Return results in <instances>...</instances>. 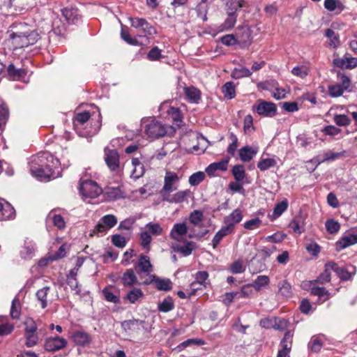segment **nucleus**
Instances as JSON below:
<instances>
[{
  "label": "nucleus",
  "instance_id": "f257e3e1",
  "mask_svg": "<svg viewBox=\"0 0 357 357\" xmlns=\"http://www.w3.org/2000/svg\"><path fill=\"white\" fill-rule=\"evenodd\" d=\"M60 162L49 152H40L32 157L30 171L40 181L54 179L60 176Z\"/></svg>",
  "mask_w": 357,
  "mask_h": 357
},
{
  "label": "nucleus",
  "instance_id": "f03ea898",
  "mask_svg": "<svg viewBox=\"0 0 357 357\" xmlns=\"http://www.w3.org/2000/svg\"><path fill=\"white\" fill-rule=\"evenodd\" d=\"M180 177L173 172H167L164 178V185L160 194L163 201L169 204H181L187 201L191 195L190 190H178L172 193L178 188Z\"/></svg>",
  "mask_w": 357,
  "mask_h": 357
},
{
  "label": "nucleus",
  "instance_id": "7ed1b4c3",
  "mask_svg": "<svg viewBox=\"0 0 357 357\" xmlns=\"http://www.w3.org/2000/svg\"><path fill=\"white\" fill-rule=\"evenodd\" d=\"M8 43L10 48L16 50L33 45L39 36L35 31L31 30L26 24L13 25L7 31Z\"/></svg>",
  "mask_w": 357,
  "mask_h": 357
},
{
  "label": "nucleus",
  "instance_id": "20e7f679",
  "mask_svg": "<svg viewBox=\"0 0 357 357\" xmlns=\"http://www.w3.org/2000/svg\"><path fill=\"white\" fill-rule=\"evenodd\" d=\"M142 126L144 128L146 135L150 138H158L165 136L170 127L152 118L143 119Z\"/></svg>",
  "mask_w": 357,
  "mask_h": 357
},
{
  "label": "nucleus",
  "instance_id": "39448f33",
  "mask_svg": "<svg viewBox=\"0 0 357 357\" xmlns=\"http://www.w3.org/2000/svg\"><path fill=\"white\" fill-rule=\"evenodd\" d=\"M163 229L158 223L149 222L142 227L139 233L141 246L147 251L150 250V244L152 241V236H160Z\"/></svg>",
  "mask_w": 357,
  "mask_h": 357
},
{
  "label": "nucleus",
  "instance_id": "423d86ee",
  "mask_svg": "<svg viewBox=\"0 0 357 357\" xmlns=\"http://www.w3.org/2000/svg\"><path fill=\"white\" fill-rule=\"evenodd\" d=\"M136 266L139 268L137 272L143 284L147 285L153 282L155 275L151 274L153 266L148 256L141 255Z\"/></svg>",
  "mask_w": 357,
  "mask_h": 357
},
{
  "label": "nucleus",
  "instance_id": "0eeeda50",
  "mask_svg": "<svg viewBox=\"0 0 357 357\" xmlns=\"http://www.w3.org/2000/svg\"><path fill=\"white\" fill-rule=\"evenodd\" d=\"M79 192L84 199H95L102 194V190L96 181L82 179L79 183Z\"/></svg>",
  "mask_w": 357,
  "mask_h": 357
},
{
  "label": "nucleus",
  "instance_id": "6e6552de",
  "mask_svg": "<svg viewBox=\"0 0 357 357\" xmlns=\"http://www.w3.org/2000/svg\"><path fill=\"white\" fill-rule=\"evenodd\" d=\"M117 223V218L114 215H106L100 218L91 234L98 233H106L109 229L114 227Z\"/></svg>",
  "mask_w": 357,
  "mask_h": 357
},
{
  "label": "nucleus",
  "instance_id": "1a4fd4ad",
  "mask_svg": "<svg viewBox=\"0 0 357 357\" xmlns=\"http://www.w3.org/2000/svg\"><path fill=\"white\" fill-rule=\"evenodd\" d=\"M188 228L185 222H178L174 225L169 236L171 238L176 241H183L185 237L188 236L189 238H192L193 235L188 234Z\"/></svg>",
  "mask_w": 357,
  "mask_h": 357
},
{
  "label": "nucleus",
  "instance_id": "9d476101",
  "mask_svg": "<svg viewBox=\"0 0 357 357\" xmlns=\"http://www.w3.org/2000/svg\"><path fill=\"white\" fill-rule=\"evenodd\" d=\"M357 243V228L345 234L337 243V250H342Z\"/></svg>",
  "mask_w": 357,
  "mask_h": 357
},
{
  "label": "nucleus",
  "instance_id": "9b49d317",
  "mask_svg": "<svg viewBox=\"0 0 357 357\" xmlns=\"http://www.w3.org/2000/svg\"><path fill=\"white\" fill-rule=\"evenodd\" d=\"M252 108L259 115L264 116H273L277 110L274 103L266 101H260L257 105H253Z\"/></svg>",
  "mask_w": 357,
  "mask_h": 357
},
{
  "label": "nucleus",
  "instance_id": "f8f14e48",
  "mask_svg": "<svg viewBox=\"0 0 357 357\" xmlns=\"http://www.w3.org/2000/svg\"><path fill=\"white\" fill-rule=\"evenodd\" d=\"M131 26L135 29H141L144 33L153 35L156 33L155 29L143 18H130Z\"/></svg>",
  "mask_w": 357,
  "mask_h": 357
},
{
  "label": "nucleus",
  "instance_id": "ddd939ff",
  "mask_svg": "<svg viewBox=\"0 0 357 357\" xmlns=\"http://www.w3.org/2000/svg\"><path fill=\"white\" fill-rule=\"evenodd\" d=\"M67 341L60 337H49L45 343V349L49 351H56L66 347Z\"/></svg>",
  "mask_w": 357,
  "mask_h": 357
},
{
  "label": "nucleus",
  "instance_id": "4468645a",
  "mask_svg": "<svg viewBox=\"0 0 357 357\" xmlns=\"http://www.w3.org/2000/svg\"><path fill=\"white\" fill-rule=\"evenodd\" d=\"M105 160L112 171H116L119 167V155L116 151L105 149Z\"/></svg>",
  "mask_w": 357,
  "mask_h": 357
},
{
  "label": "nucleus",
  "instance_id": "2eb2a0df",
  "mask_svg": "<svg viewBox=\"0 0 357 357\" xmlns=\"http://www.w3.org/2000/svg\"><path fill=\"white\" fill-rule=\"evenodd\" d=\"M234 227L231 224H229V225H226L221 227V229L215 234L213 240L212 245L213 248H215L221 240L226 236L232 234L234 232Z\"/></svg>",
  "mask_w": 357,
  "mask_h": 357
},
{
  "label": "nucleus",
  "instance_id": "dca6fc26",
  "mask_svg": "<svg viewBox=\"0 0 357 357\" xmlns=\"http://www.w3.org/2000/svg\"><path fill=\"white\" fill-rule=\"evenodd\" d=\"M121 280L125 287H132L137 284H143L142 283V280H140V282L139 281L132 269L126 270L122 275Z\"/></svg>",
  "mask_w": 357,
  "mask_h": 357
},
{
  "label": "nucleus",
  "instance_id": "f3484780",
  "mask_svg": "<svg viewBox=\"0 0 357 357\" xmlns=\"http://www.w3.org/2000/svg\"><path fill=\"white\" fill-rule=\"evenodd\" d=\"M229 161V158H226L219 162H213L206 168V172L209 176H213L215 172L218 170L222 172L226 171L227 169Z\"/></svg>",
  "mask_w": 357,
  "mask_h": 357
},
{
  "label": "nucleus",
  "instance_id": "a211bd4d",
  "mask_svg": "<svg viewBox=\"0 0 357 357\" xmlns=\"http://www.w3.org/2000/svg\"><path fill=\"white\" fill-rule=\"evenodd\" d=\"M239 158L242 162H250L257 154L258 149L245 146L239 150Z\"/></svg>",
  "mask_w": 357,
  "mask_h": 357
},
{
  "label": "nucleus",
  "instance_id": "6ab92c4d",
  "mask_svg": "<svg viewBox=\"0 0 357 357\" xmlns=\"http://www.w3.org/2000/svg\"><path fill=\"white\" fill-rule=\"evenodd\" d=\"M72 338L76 344L80 346L88 345L91 341L90 335L87 333L81 331L75 332L72 335Z\"/></svg>",
  "mask_w": 357,
  "mask_h": 357
},
{
  "label": "nucleus",
  "instance_id": "aec40b11",
  "mask_svg": "<svg viewBox=\"0 0 357 357\" xmlns=\"http://www.w3.org/2000/svg\"><path fill=\"white\" fill-rule=\"evenodd\" d=\"M15 216V211L10 204L6 203L3 205L0 202V221L14 218Z\"/></svg>",
  "mask_w": 357,
  "mask_h": 357
},
{
  "label": "nucleus",
  "instance_id": "412c9836",
  "mask_svg": "<svg viewBox=\"0 0 357 357\" xmlns=\"http://www.w3.org/2000/svg\"><path fill=\"white\" fill-rule=\"evenodd\" d=\"M8 75L10 79L20 80L24 78L26 74V71L23 68H16L13 64L8 66Z\"/></svg>",
  "mask_w": 357,
  "mask_h": 357
},
{
  "label": "nucleus",
  "instance_id": "4be33fe9",
  "mask_svg": "<svg viewBox=\"0 0 357 357\" xmlns=\"http://www.w3.org/2000/svg\"><path fill=\"white\" fill-rule=\"evenodd\" d=\"M62 14L66 20L72 24L76 23L79 17L78 10L73 8H65L62 10Z\"/></svg>",
  "mask_w": 357,
  "mask_h": 357
},
{
  "label": "nucleus",
  "instance_id": "5701e85b",
  "mask_svg": "<svg viewBox=\"0 0 357 357\" xmlns=\"http://www.w3.org/2000/svg\"><path fill=\"white\" fill-rule=\"evenodd\" d=\"M167 108V114L170 116L174 121L178 122L181 121V114L180 110L174 107H169L167 102H163L160 106V109H165Z\"/></svg>",
  "mask_w": 357,
  "mask_h": 357
},
{
  "label": "nucleus",
  "instance_id": "b1692460",
  "mask_svg": "<svg viewBox=\"0 0 357 357\" xmlns=\"http://www.w3.org/2000/svg\"><path fill=\"white\" fill-rule=\"evenodd\" d=\"M208 277V274L206 271H199L196 274V281L192 282L190 286L191 291L190 293V295L192 296L195 294V291L196 290V288H195V286L199 285V286H204V287H206L205 282L207 280Z\"/></svg>",
  "mask_w": 357,
  "mask_h": 357
},
{
  "label": "nucleus",
  "instance_id": "393cba45",
  "mask_svg": "<svg viewBox=\"0 0 357 357\" xmlns=\"http://www.w3.org/2000/svg\"><path fill=\"white\" fill-rule=\"evenodd\" d=\"M243 219L242 212L239 209L234 210L229 215L225 217L224 222L229 225L231 224L234 228V225L239 223Z\"/></svg>",
  "mask_w": 357,
  "mask_h": 357
},
{
  "label": "nucleus",
  "instance_id": "a878e982",
  "mask_svg": "<svg viewBox=\"0 0 357 357\" xmlns=\"http://www.w3.org/2000/svg\"><path fill=\"white\" fill-rule=\"evenodd\" d=\"M304 220L301 215L296 216L289 223V227L298 234L304 231Z\"/></svg>",
  "mask_w": 357,
  "mask_h": 357
},
{
  "label": "nucleus",
  "instance_id": "bb28decb",
  "mask_svg": "<svg viewBox=\"0 0 357 357\" xmlns=\"http://www.w3.org/2000/svg\"><path fill=\"white\" fill-rule=\"evenodd\" d=\"M231 174L236 181L244 182L246 178V172L243 165H236L231 169Z\"/></svg>",
  "mask_w": 357,
  "mask_h": 357
},
{
  "label": "nucleus",
  "instance_id": "cd10ccee",
  "mask_svg": "<svg viewBox=\"0 0 357 357\" xmlns=\"http://www.w3.org/2000/svg\"><path fill=\"white\" fill-rule=\"evenodd\" d=\"M334 267L333 262H328L325 265L324 271L319 276L317 280L314 282H318L321 284H325L331 280V273Z\"/></svg>",
  "mask_w": 357,
  "mask_h": 357
},
{
  "label": "nucleus",
  "instance_id": "c85d7f7f",
  "mask_svg": "<svg viewBox=\"0 0 357 357\" xmlns=\"http://www.w3.org/2000/svg\"><path fill=\"white\" fill-rule=\"evenodd\" d=\"M34 254V245L31 241H25L24 245L20 251L22 258L31 259Z\"/></svg>",
  "mask_w": 357,
  "mask_h": 357
},
{
  "label": "nucleus",
  "instance_id": "c756f323",
  "mask_svg": "<svg viewBox=\"0 0 357 357\" xmlns=\"http://www.w3.org/2000/svg\"><path fill=\"white\" fill-rule=\"evenodd\" d=\"M143 297V291L140 289L134 288L128 292L125 299L128 300L130 303H135L140 301Z\"/></svg>",
  "mask_w": 357,
  "mask_h": 357
},
{
  "label": "nucleus",
  "instance_id": "7c9ffc66",
  "mask_svg": "<svg viewBox=\"0 0 357 357\" xmlns=\"http://www.w3.org/2000/svg\"><path fill=\"white\" fill-rule=\"evenodd\" d=\"M184 91L185 96L190 101L197 103L200 100L201 93L195 87H185Z\"/></svg>",
  "mask_w": 357,
  "mask_h": 357
},
{
  "label": "nucleus",
  "instance_id": "2f4dec72",
  "mask_svg": "<svg viewBox=\"0 0 357 357\" xmlns=\"http://www.w3.org/2000/svg\"><path fill=\"white\" fill-rule=\"evenodd\" d=\"M310 72V68L307 65L295 66L291 71L293 75L301 79L305 78L309 75Z\"/></svg>",
  "mask_w": 357,
  "mask_h": 357
},
{
  "label": "nucleus",
  "instance_id": "473e14b6",
  "mask_svg": "<svg viewBox=\"0 0 357 357\" xmlns=\"http://www.w3.org/2000/svg\"><path fill=\"white\" fill-rule=\"evenodd\" d=\"M50 291L49 287H45L36 292V297L38 301L40 302L42 308H45L47 306V296Z\"/></svg>",
  "mask_w": 357,
  "mask_h": 357
},
{
  "label": "nucleus",
  "instance_id": "72a5a7b5",
  "mask_svg": "<svg viewBox=\"0 0 357 357\" xmlns=\"http://www.w3.org/2000/svg\"><path fill=\"white\" fill-rule=\"evenodd\" d=\"M90 118V113L88 112H84L77 113L74 117V127L77 129L82 127L85 123H86Z\"/></svg>",
  "mask_w": 357,
  "mask_h": 357
},
{
  "label": "nucleus",
  "instance_id": "f704fd0d",
  "mask_svg": "<svg viewBox=\"0 0 357 357\" xmlns=\"http://www.w3.org/2000/svg\"><path fill=\"white\" fill-rule=\"evenodd\" d=\"M243 1L228 0L226 3L227 15H236V11L243 6Z\"/></svg>",
  "mask_w": 357,
  "mask_h": 357
},
{
  "label": "nucleus",
  "instance_id": "c9c22d12",
  "mask_svg": "<svg viewBox=\"0 0 357 357\" xmlns=\"http://www.w3.org/2000/svg\"><path fill=\"white\" fill-rule=\"evenodd\" d=\"M174 308V300L172 297L165 298L162 302L158 303V309L162 312H168Z\"/></svg>",
  "mask_w": 357,
  "mask_h": 357
},
{
  "label": "nucleus",
  "instance_id": "e433bc0d",
  "mask_svg": "<svg viewBox=\"0 0 357 357\" xmlns=\"http://www.w3.org/2000/svg\"><path fill=\"white\" fill-rule=\"evenodd\" d=\"M325 36L329 39V46L332 48H336L340 44V38L333 29H327L325 31Z\"/></svg>",
  "mask_w": 357,
  "mask_h": 357
},
{
  "label": "nucleus",
  "instance_id": "4c0bfd02",
  "mask_svg": "<svg viewBox=\"0 0 357 357\" xmlns=\"http://www.w3.org/2000/svg\"><path fill=\"white\" fill-rule=\"evenodd\" d=\"M289 204L287 199L277 203L274 207L272 216L273 219L279 218L288 208Z\"/></svg>",
  "mask_w": 357,
  "mask_h": 357
},
{
  "label": "nucleus",
  "instance_id": "58836bf2",
  "mask_svg": "<svg viewBox=\"0 0 357 357\" xmlns=\"http://www.w3.org/2000/svg\"><path fill=\"white\" fill-rule=\"evenodd\" d=\"M311 294L317 296L322 302L328 300L331 297L329 292L324 287H313L311 289Z\"/></svg>",
  "mask_w": 357,
  "mask_h": 357
},
{
  "label": "nucleus",
  "instance_id": "ea45409f",
  "mask_svg": "<svg viewBox=\"0 0 357 357\" xmlns=\"http://www.w3.org/2000/svg\"><path fill=\"white\" fill-rule=\"evenodd\" d=\"M155 287L158 290L169 291L172 289V282L169 279H161L155 276L154 280Z\"/></svg>",
  "mask_w": 357,
  "mask_h": 357
},
{
  "label": "nucleus",
  "instance_id": "a19ab883",
  "mask_svg": "<svg viewBox=\"0 0 357 357\" xmlns=\"http://www.w3.org/2000/svg\"><path fill=\"white\" fill-rule=\"evenodd\" d=\"M324 7L329 11H335L337 10L341 12L344 9V6L339 0H325Z\"/></svg>",
  "mask_w": 357,
  "mask_h": 357
},
{
  "label": "nucleus",
  "instance_id": "79ce46f5",
  "mask_svg": "<svg viewBox=\"0 0 357 357\" xmlns=\"http://www.w3.org/2000/svg\"><path fill=\"white\" fill-rule=\"evenodd\" d=\"M277 165V161L274 158H261L257 163V167L261 172H264Z\"/></svg>",
  "mask_w": 357,
  "mask_h": 357
},
{
  "label": "nucleus",
  "instance_id": "37998d69",
  "mask_svg": "<svg viewBox=\"0 0 357 357\" xmlns=\"http://www.w3.org/2000/svg\"><path fill=\"white\" fill-rule=\"evenodd\" d=\"M269 278L266 275H259L253 282V288L259 291L269 284Z\"/></svg>",
  "mask_w": 357,
  "mask_h": 357
},
{
  "label": "nucleus",
  "instance_id": "c03bdc74",
  "mask_svg": "<svg viewBox=\"0 0 357 357\" xmlns=\"http://www.w3.org/2000/svg\"><path fill=\"white\" fill-rule=\"evenodd\" d=\"M204 345V342L201 339H197V338H191L188 339L185 341H183L181 342L179 345L176 347L175 349H177L178 351H182L186 347H190L192 345Z\"/></svg>",
  "mask_w": 357,
  "mask_h": 357
},
{
  "label": "nucleus",
  "instance_id": "a18cd8bd",
  "mask_svg": "<svg viewBox=\"0 0 357 357\" xmlns=\"http://www.w3.org/2000/svg\"><path fill=\"white\" fill-rule=\"evenodd\" d=\"M333 121L340 127L348 126L351 123V119L346 114H335L333 116Z\"/></svg>",
  "mask_w": 357,
  "mask_h": 357
},
{
  "label": "nucleus",
  "instance_id": "49530a36",
  "mask_svg": "<svg viewBox=\"0 0 357 357\" xmlns=\"http://www.w3.org/2000/svg\"><path fill=\"white\" fill-rule=\"evenodd\" d=\"M236 22V15H228L227 18L220 26V31H228L232 29Z\"/></svg>",
  "mask_w": 357,
  "mask_h": 357
},
{
  "label": "nucleus",
  "instance_id": "de8ad7c7",
  "mask_svg": "<svg viewBox=\"0 0 357 357\" xmlns=\"http://www.w3.org/2000/svg\"><path fill=\"white\" fill-rule=\"evenodd\" d=\"M222 93L225 97L228 99H232L235 97V86L233 82H228L222 86Z\"/></svg>",
  "mask_w": 357,
  "mask_h": 357
},
{
  "label": "nucleus",
  "instance_id": "09e8293b",
  "mask_svg": "<svg viewBox=\"0 0 357 357\" xmlns=\"http://www.w3.org/2000/svg\"><path fill=\"white\" fill-rule=\"evenodd\" d=\"M107 198L111 200H116L123 197V193L119 188H109L106 192Z\"/></svg>",
  "mask_w": 357,
  "mask_h": 357
},
{
  "label": "nucleus",
  "instance_id": "8fccbe9b",
  "mask_svg": "<svg viewBox=\"0 0 357 357\" xmlns=\"http://www.w3.org/2000/svg\"><path fill=\"white\" fill-rule=\"evenodd\" d=\"M195 248L194 243L191 241L187 242L184 245H178L175 248V250L183 254L184 256L190 255L193 249Z\"/></svg>",
  "mask_w": 357,
  "mask_h": 357
},
{
  "label": "nucleus",
  "instance_id": "3c124183",
  "mask_svg": "<svg viewBox=\"0 0 357 357\" xmlns=\"http://www.w3.org/2000/svg\"><path fill=\"white\" fill-rule=\"evenodd\" d=\"M333 265V271H334L340 279L347 280L351 278V274L344 268L338 266L334 262Z\"/></svg>",
  "mask_w": 357,
  "mask_h": 357
},
{
  "label": "nucleus",
  "instance_id": "603ef678",
  "mask_svg": "<svg viewBox=\"0 0 357 357\" xmlns=\"http://www.w3.org/2000/svg\"><path fill=\"white\" fill-rule=\"evenodd\" d=\"M229 139L231 140V143L229 144L227 151L229 154L233 156L238 146V142L236 135L233 132L230 133Z\"/></svg>",
  "mask_w": 357,
  "mask_h": 357
},
{
  "label": "nucleus",
  "instance_id": "864d4df0",
  "mask_svg": "<svg viewBox=\"0 0 357 357\" xmlns=\"http://www.w3.org/2000/svg\"><path fill=\"white\" fill-rule=\"evenodd\" d=\"M205 178V174L202 172H197L194 174H192L189 177V183L192 186H196L198 185L200 183H202L204 179Z\"/></svg>",
  "mask_w": 357,
  "mask_h": 357
},
{
  "label": "nucleus",
  "instance_id": "5fc2aeb1",
  "mask_svg": "<svg viewBox=\"0 0 357 357\" xmlns=\"http://www.w3.org/2000/svg\"><path fill=\"white\" fill-rule=\"evenodd\" d=\"M344 89L340 84H332L328 86V93L330 96L337 98L341 96L344 92Z\"/></svg>",
  "mask_w": 357,
  "mask_h": 357
},
{
  "label": "nucleus",
  "instance_id": "6e6d98bb",
  "mask_svg": "<svg viewBox=\"0 0 357 357\" xmlns=\"http://www.w3.org/2000/svg\"><path fill=\"white\" fill-rule=\"evenodd\" d=\"M252 72L245 67L236 68L232 72V77L235 79H240L244 77H250Z\"/></svg>",
  "mask_w": 357,
  "mask_h": 357
},
{
  "label": "nucleus",
  "instance_id": "4d7b16f0",
  "mask_svg": "<svg viewBox=\"0 0 357 357\" xmlns=\"http://www.w3.org/2000/svg\"><path fill=\"white\" fill-rule=\"evenodd\" d=\"M204 214L201 211L195 210L189 215V221L194 225H199L203 220Z\"/></svg>",
  "mask_w": 357,
  "mask_h": 357
},
{
  "label": "nucleus",
  "instance_id": "13d9d810",
  "mask_svg": "<svg viewBox=\"0 0 357 357\" xmlns=\"http://www.w3.org/2000/svg\"><path fill=\"white\" fill-rule=\"evenodd\" d=\"M132 164L134 166V169L132 172V176L135 178H139L144 174L143 166L137 158L132 159Z\"/></svg>",
  "mask_w": 357,
  "mask_h": 357
},
{
  "label": "nucleus",
  "instance_id": "bf43d9fd",
  "mask_svg": "<svg viewBox=\"0 0 357 357\" xmlns=\"http://www.w3.org/2000/svg\"><path fill=\"white\" fill-rule=\"evenodd\" d=\"M20 315V303L18 298H14L10 308V316L14 319H17Z\"/></svg>",
  "mask_w": 357,
  "mask_h": 357
},
{
  "label": "nucleus",
  "instance_id": "052dcab7",
  "mask_svg": "<svg viewBox=\"0 0 357 357\" xmlns=\"http://www.w3.org/2000/svg\"><path fill=\"white\" fill-rule=\"evenodd\" d=\"M326 230L331 234L337 233L340 229V225L338 222L335 221L334 220H328L326 222Z\"/></svg>",
  "mask_w": 357,
  "mask_h": 357
},
{
  "label": "nucleus",
  "instance_id": "680f3d73",
  "mask_svg": "<svg viewBox=\"0 0 357 357\" xmlns=\"http://www.w3.org/2000/svg\"><path fill=\"white\" fill-rule=\"evenodd\" d=\"M24 336L26 338L25 344L28 347H32L35 346L38 340V337L37 334L35 333H24Z\"/></svg>",
  "mask_w": 357,
  "mask_h": 357
},
{
  "label": "nucleus",
  "instance_id": "e2e57ef3",
  "mask_svg": "<svg viewBox=\"0 0 357 357\" xmlns=\"http://www.w3.org/2000/svg\"><path fill=\"white\" fill-rule=\"evenodd\" d=\"M24 324L25 326L24 333L36 332L37 326L32 318H26Z\"/></svg>",
  "mask_w": 357,
  "mask_h": 357
},
{
  "label": "nucleus",
  "instance_id": "0e129e2a",
  "mask_svg": "<svg viewBox=\"0 0 357 357\" xmlns=\"http://www.w3.org/2000/svg\"><path fill=\"white\" fill-rule=\"evenodd\" d=\"M292 337L293 333L290 331H287L280 342L282 347L284 349H291Z\"/></svg>",
  "mask_w": 357,
  "mask_h": 357
},
{
  "label": "nucleus",
  "instance_id": "69168bd1",
  "mask_svg": "<svg viewBox=\"0 0 357 357\" xmlns=\"http://www.w3.org/2000/svg\"><path fill=\"white\" fill-rule=\"evenodd\" d=\"M245 266L240 260L235 261L230 267V271L234 274L242 273L245 271Z\"/></svg>",
  "mask_w": 357,
  "mask_h": 357
},
{
  "label": "nucleus",
  "instance_id": "338daca9",
  "mask_svg": "<svg viewBox=\"0 0 357 357\" xmlns=\"http://www.w3.org/2000/svg\"><path fill=\"white\" fill-rule=\"evenodd\" d=\"M261 224V220L259 218L251 219L244 223V228L252 230L259 228Z\"/></svg>",
  "mask_w": 357,
  "mask_h": 357
},
{
  "label": "nucleus",
  "instance_id": "774afa93",
  "mask_svg": "<svg viewBox=\"0 0 357 357\" xmlns=\"http://www.w3.org/2000/svg\"><path fill=\"white\" fill-rule=\"evenodd\" d=\"M279 292L284 296H290L291 285L287 281H282L279 286Z\"/></svg>",
  "mask_w": 357,
  "mask_h": 357
}]
</instances>
